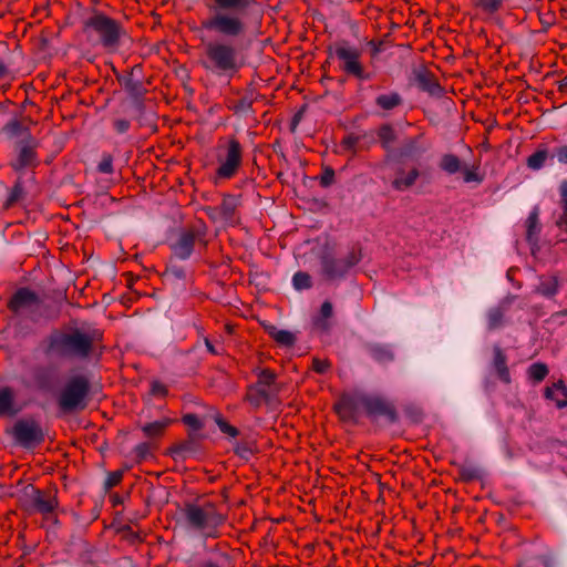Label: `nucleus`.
<instances>
[{"label":"nucleus","instance_id":"obj_1","mask_svg":"<svg viewBox=\"0 0 567 567\" xmlns=\"http://www.w3.org/2000/svg\"><path fill=\"white\" fill-rule=\"evenodd\" d=\"M31 125L32 120L29 116L14 115L0 131L12 146L10 166L17 175L8 204L22 200L35 182V138Z\"/></svg>","mask_w":567,"mask_h":567},{"label":"nucleus","instance_id":"obj_2","mask_svg":"<svg viewBox=\"0 0 567 567\" xmlns=\"http://www.w3.org/2000/svg\"><path fill=\"white\" fill-rule=\"evenodd\" d=\"M11 380L12 386L0 385V417H14L35 398V357L31 351L17 357Z\"/></svg>","mask_w":567,"mask_h":567},{"label":"nucleus","instance_id":"obj_3","mask_svg":"<svg viewBox=\"0 0 567 567\" xmlns=\"http://www.w3.org/2000/svg\"><path fill=\"white\" fill-rule=\"evenodd\" d=\"M254 4L256 0H212L209 14L202 20L200 27L228 39L243 37L247 30L243 14Z\"/></svg>","mask_w":567,"mask_h":567},{"label":"nucleus","instance_id":"obj_4","mask_svg":"<svg viewBox=\"0 0 567 567\" xmlns=\"http://www.w3.org/2000/svg\"><path fill=\"white\" fill-rule=\"evenodd\" d=\"M181 516L185 528L198 533L205 538L219 537V528L226 522V517L217 506L208 501L184 503Z\"/></svg>","mask_w":567,"mask_h":567},{"label":"nucleus","instance_id":"obj_5","mask_svg":"<svg viewBox=\"0 0 567 567\" xmlns=\"http://www.w3.org/2000/svg\"><path fill=\"white\" fill-rule=\"evenodd\" d=\"M93 346V334L80 329L54 331L47 339L45 353L49 357L82 361L91 355Z\"/></svg>","mask_w":567,"mask_h":567},{"label":"nucleus","instance_id":"obj_6","mask_svg":"<svg viewBox=\"0 0 567 567\" xmlns=\"http://www.w3.org/2000/svg\"><path fill=\"white\" fill-rule=\"evenodd\" d=\"M9 309L12 312L13 337L19 340L32 337L35 324V291L25 287L19 288L9 301Z\"/></svg>","mask_w":567,"mask_h":567},{"label":"nucleus","instance_id":"obj_7","mask_svg":"<svg viewBox=\"0 0 567 567\" xmlns=\"http://www.w3.org/2000/svg\"><path fill=\"white\" fill-rule=\"evenodd\" d=\"M236 47L228 41H209L204 44L203 66L217 74L233 76L241 68Z\"/></svg>","mask_w":567,"mask_h":567},{"label":"nucleus","instance_id":"obj_8","mask_svg":"<svg viewBox=\"0 0 567 567\" xmlns=\"http://www.w3.org/2000/svg\"><path fill=\"white\" fill-rule=\"evenodd\" d=\"M83 32L87 41L100 43L107 49L116 48L121 37L124 34V30L118 21L101 12H94L84 19Z\"/></svg>","mask_w":567,"mask_h":567},{"label":"nucleus","instance_id":"obj_9","mask_svg":"<svg viewBox=\"0 0 567 567\" xmlns=\"http://www.w3.org/2000/svg\"><path fill=\"white\" fill-rule=\"evenodd\" d=\"M327 53L329 59L336 58L339 61V69L346 75L358 80H369L371 78L361 61L362 51L348 41L341 40L329 45Z\"/></svg>","mask_w":567,"mask_h":567},{"label":"nucleus","instance_id":"obj_10","mask_svg":"<svg viewBox=\"0 0 567 567\" xmlns=\"http://www.w3.org/2000/svg\"><path fill=\"white\" fill-rule=\"evenodd\" d=\"M89 392L90 381L86 377L75 375L70 378L59 394V408L63 412L85 409Z\"/></svg>","mask_w":567,"mask_h":567},{"label":"nucleus","instance_id":"obj_11","mask_svg":"<svg viewBox=\"0 0 567 567\" xmlns=\"http://www.w3.org/2000/svg\"><path fill=\"white\" fill-rule=\"evenodd\" d=\"M218 167L215 172L214 183L233 178L243 163V146L240 142L230 137L224 146H219L217 155Z\"/></svg>","mask_w":567,"mask_h":567},{"label":"nucleus","instance_id":"obj_12","mask_svg":"<svg viewBox=\"0 0 567 567\" xmlns=\"http://www.w3.org/2000/svg\"><path fill=\"white\" fill-rule=\"evenodd\" d=\"M257 382L247 389L245 400L254 408H259L269 401V388L276 381V374L269 369H262L257 372Z\"/></svg>","mask_w":567,"mask_h":567},{"label":"nucleus","instance_id":"obj_13","mask_svg":"<svg viewBox=\"0 0 567 567\" xmlns=\"http://www.w3.org/2000/svg\"><path fill=\"white\" fill-rule=\"evenodd\" d=\"M14 445L25 450L35 447V417L33 415L18 419L8 430Z\"/></svg>","mask_w":567,"mask_h":567},{"label":"nucleus","instance_id":"obj_14","mask_svg":"<svg viewBox=\"0 0 567 567\" xmlns=\"http://www.w3.org/2000/svg\"><path fill=\"white\" fill-rule=\"evenodd\" d=\"M363 409L371 419L384 417L389 422L394 423L398 420L395 406L386 399L378 395H367L363 399Z\"/></svg>","mask_w":567,"mask_h":567},{"label":"nucleus","instance_id":"obj_15","mask_svg":"<svg viewBox=\"0 0 567 567\" xmlns=\"http://www.w3.org/2000/svg\"><path fill=\"white\" fill-rule=\"evenodd\" d=\"M364 394L360 393H344L340 396L338 402L334 404V411L343 422L355 423L358 420V412L360 408H363Z\"/></svg>","mask_w":567,"mask_h":567},{"label":"nucleus","instance_id":"obj_16","mask_svg":"<svg viewBox=\"0 0 567 567\" xmlns=\"http://www.w3.org/2000/svg\"><path fill=\"white\" fill-rule=\"evenodd\" d=\"M240 195L225 194L219 206L210 207L212 213H218L220 220L228 224H236L237 209L241 204Z\"/></svg>","mask_w":567,"mask_h":567},{"label":"nucleus","instance_id":"obj_17","mask_svg":"<svg viewBox=\"0 0 567 567\" xmlns=\"http://www.w3.org/2000/svg\"><path fill=\"white\" fill-rule=\"evenodd\" d=\"M321 267L323 276L329 280L340 279L348 274V269L339 258H334L330 254L321 257Z\"/></svg>","mask_w":567,"mask_h":567},{"label":"nucleus","instance_id":"obj_18","mask_svg":"<svg viewBox=\"0 0 567 567\" xmlns=\"http://www.w3.org/2000/svg\"><path fill=\"white\" fill-rule=\"evenodd\" d=\"M420 174L421 173L417 167H412L408 172L400 168L392 181V187L398 192H405L414 186Z\"/></svg>","mask_w":567,"mask_h":567},{"label":"nucleus","instance_id":"obj_19","mask_svg":"<svg viewBox=\"0 0 567 567\" xmlns=\"http://www.w3.org/2000/svg\"><path fill=\"white\" fill-rule=\"evenodd\" d=\"M38 512L50 515L53 522L56 519L53 517V511L58 505L56 501V488L52 487L48 492L38 491Z\"/></svg>","mask_w":567,"mask_h":567},{"label":"nucleus","instance_id":"obj_20","mask_svg":"<svg viewBox=\"0 0 567 567\" xmlns=\"http://www.w3.org/2000/svg\"><path fill=\"white\" fill-rule=\"evenodd\" d=\"M20 506L29 514L35 513V486L32 483L23 485L17 492Z\"/></svg>","mask_w":567,"mask_h":567},{"label":"nucleus","instance_id":"obj_21","mask_svg":"<svg viewBox=\"0 0 567 567\" xmlns=\"http://www.w3.org/2000/svg\"><path fill=\"white\" fill-rule=\"evenodd\" d=\"M195 240L196 238L193 231L183 233L174 245V255L179 259H187L193 252Z\"/></svg>","mask_w":567,"mask_h":567},{"label":"nucleus","instance_id":"obj_22","mask_svg":"<svg viewBox=\"0 0 567 567\" xmlns=\"http://www.w3.org/2000/svg\"><path fill=\"white\" fill-rule=\"evenodd\" d=\"M494 358H493V367L496 371V374L501 381L504 383H511V373L507 367V357L504 351L495 346L493 348Z\"/></svg>","mask_w":567,"mask_h":567},{"label":"nucleus","instance_id":"obj_23","mask_svg":"<svg viewBox=\"0 0 567 567\" xmlns=\"http://www.w3.org/2000/svg\"><path fill=\"white\" fill-rule=\"evenodd\" d=\"M545 396L556 403L557 408L561 409L567 406V386L564 381L553 383V385L545 389Z\"/></svg>","mask_w":567,"mask_h":567},{"label":"nucleus","instance_id":"obj_24","mask_svg":"<svg viewBox=\"0 0 567 567\" xmlns=\"http://www.w3.org/2000/svg\"><path fill=\"white\" fill-rule=\"evenodd\" d=\"M173 420L169 417H163L151 423L144 424L141 429L147 437H161L164 435L167 427L173 424Z\"/></svg>","mask_w":567,"mask_h":567},{"label":"nucleus","instance_id":"obj_25","mask_svg":"<svg viewBox=\"0 0 567 567\" xmlns=\"http://www.w3.org/2000/svg\"><path fill=\"white\" fill-rule=\"evenodd\" d=\"M403 103V99L398 92H389L380 94L375 99V105L383 111H392Z\"/></svg>","mask_w":567,"mask_h":567},{"label":"nucleus","instance_id":"obj_26","mask_svg":"<svg viewBox=\"0 0 567 567\" xmlns=\"http://www.w3.org/2000/svg\"><path fill=\"white\" fill-rule=\"evenodd\" d=\"M505 0H472V6L482 13L492 16L498 12Z\"/></svg>","mask_w":567,"mask_h":567},{"label":"nucleus","instance_id":"obj_27","mask_svg":"<svg viewBox=\"0 0 567 567\" xmlns=\"http://www.w3.org/2000/svg\"><path fill=\"white\" fill-rule=\"evenodd\" d=\"M381 146L385 151H390L393 143L396 141V133L391 124H382L377 133Z\"/></svg>","mask_w":567,"mask_h":567},{"label":"nucleus","instance_id":"obj_28","mask_svg":"<svg viewBox=\"0 0 567 567\" xmlns=\"http://www.w3.org/2000/svg\"><path fill=\"white\" fill-rule=\"evenodd\" d=\"M268 334L279 344L290 347L295 343V336L288 330H280L275 326L266 327Z\"/></svg>","mask_w":567,"mask_h":567},{"label":"nucleus","instance_id":"obj_29","mask_svg":"<svg viewBox=\"0 0 567 567\" xmlns=\"http://www.w3.org/2000/svg\"><path fill=\"white\" fill-rule=\"evenodd\" d=\"M560 202L559 205L563 209L561 215L558 217L556 224L560 230L567 234V181H563L559 185Z\"/></svg>","mask_w":567,"mask_h":567},{"label":"nucleus","instance_id":"obj_30","mask_svg":"<svg viewBox=\"0 0 567 567\" xmlns=\"http://www.w3.org/2000/svg\"><path fill=\"white\" fill-rule=\"evenodd\" d=\"M370 354L377 362L381 364H385L394 360V353L389 346H372L370 348Z\"/></svg>","mask_w":567,"mask_h":567},{"label":"nucleus","instance_id":"obj_31","mask_svg":"<svg viewBox=\"0 0 567 567\" xmlns=\"http://www.w3.org/2000/svg\"><path fill=\"white\" fill-rule=\"evenodd\" d=\"M439 166L447 174H455L462 169L461 159L454 154H444Z\"/></svg>","mask_w":567,"mask_h":567},{"label":"nucleus","instance_id":"obj_32","mask_svg":"<svg viewBox=\"0 0 567 567\" xmlns=\"http://www.w3.org/2000/svg\"><path fill=\"white\" fill-rule=\"evenodd\" d=\"M424 137V133H420L415 137H409L405 138L402 147H401V155L403 156H412L416 153H420L422 150L420 148V143L422 138Z\"/></svg>","mask_w":567,"mask_h":567},{"label":"nucleus","instance_id":"obj_33","mask_svg":"<svg viewBox=\"0 0 567 567\" xmlns=\"http://www.w3.org/2000/svg\"><path fill=\"white\" fill-rule=\"evenodd\" d=\"M419 84L423 91L431 93L432 95H439L442 92V87L437 81L426 74L419 75Z\"/></svg>","mask_w":567,"mask_h":567},{"label":"nucleus","instance_id":"obj_34","mask_svg":"<svg viewBox=\"0 0 567 567\" xmlns=\"http://www.w3.org/2000/svg\"><path fill=\"white\" fill-rule=\"evenodd\" d=\"M527 374L532 381L539 383L547 377L548 368L545 363L536 362L529 365Z\"/></svg>","mask_w":567,"mask_h":567},{"label":"nucleus","instance_id":"obj_35","mask_svg":"<svg viewBox=\"0 0 567 567\" xmlns=\"http://www.w3.org/2000/svg\"><path fill=\"white\" fill-rule=\"evenodd\" d=\"M458 477L464 483H471L480 478V471L473 465L461 464L457 466Z\"/></svg>","mask_w":567,"mask_h":567},{"label":"nucleus","instance_id":"obj_36","mask_svg":"<svg viewBox=\"0 0 567 567\" xmlns=\"http://www.w3.org/2000/svg\"><path fill=\"white\" fill-rule=\"evenodd\" d=\"M340 259L349 271L362 259L361 248L359 246H352L347 252V255Z\"/></svg>","mask_w":567,"mask_h":567},{"label":"nucleus","instance_id":"obj_37","mask_svg":"<svg viewBox=\"0 0 567 567\" xmlns=\"http://www.w3.org/2000/svg\"><path fill=\"white\" fill-rule=\"evenodd\" d=\"M292 284L295 289L305 290L312 287L311 276L305 271H298L292 277Z\"/></svg>","mask_w":567,"mask_h":567},{"label":"nucleus","instance_id":"obj_38","mask_svg":"<svg viewBox=\"0 0 567 567\" xmlns=\"http://www.w3.org/2000/svg\"><path fill=\"white\" fill-rule=\"evenodd\" d=\"M547 157L548 152L546 150H539L527 158V166L535 171L539 169L544 166Z\"/></svg>","mask_w":567,"mask_h":567},{"label":"nucleus","instance_id":"obj_39","mask_svg":"<svg viewBox=\"0 0 567 567\" xmlns=\"http://www.w3.org/2000/svg\"><path fill=\"white\" fill-rule=\"evenodd\" d=\"M527 239L530 240L540 230L538 212L534 209L526 219Z\"/></svg>","mask_w":567,"mask_h":567},{"label":"nucleus","instance_id":"obj_40","mask_svg":"<svg viewBox=\"0 0 567 567\" xmlns=\"http://www.w3.org/2000/svg\"><path fill=\"white\" fill-rule=\"evenodd\" d=\"M537 291L545 297L555 296L558 291V282L555 278L542 281L537 287Z\"/></svg>","mask_w":567,"mask_h":567},{"label":"nucleus","instance_id":"obj_41","mask_svg":"<svg viewBox=\"0 0 567 567\" xmlns=\"http://www.w3.org/2000/svg\"><path fill=\"white\" fill-rule=\"evenodd\" d=\"M215 422L224 434L230 437H236L239 434L237 427L229 424L220 414L215 416Z\"/></svg>","mask_w":567,"mask_h":567},{"label":"nucleus","instance_id":"obj_42","mask_svg":"<svg viewBox=\"0 0 567 567\" xmlns=\"http://www.w3.org/2000/svg\"><path fill=\"white\" fill-rule=\"evenodd\" d=\"M504 319V312L499 308H494L488 312L487 321L488 328L494 330L502 326Z\"/></svg>","mask_w":567,"mask_h":567},{"label":"nucleus","instance_id":"obj_43","mask_svg":"<svg viewBox=\"0 0 567 567\" xmlns=\"http://www.w3.org/2000/svg\"><path fill=\"white\" fill-rule=\"evenodd\" d=\"M182 421L185 425L193 429L194 431H199L204 427V423L199 420L196 414L187 413L183 415Z\"/></svg>","mask_w":567,"mask_h":567},{"label":"nucleus","instance_id":"obj_44","mask_svg":"<svg viewBox=\"0 0 567 567\" xmlns=\"http://www.w3.org/2000/svg\"><path fill=\"white\" fill-rule=\"evenodd\" d=\"M97 171L102 174L113 173V156L111 154H103L97 165Z\"/></svg>","mask_w":567,"mask_h":567},{"label":"nucleus","instance_id":"obj_45","mask_svg":"<svg viewBox=\"0 0 567 567\" xmlns=\"http://www.w3.org/2000/svg\"><path fill=\"white\" fill-rule=\"evenodd\" d=\"M252 103L254 99L251 96H243L236 102V104L233 106V110L236 113H244L251 110Z\"/></svg>","mask_w":567,"mask_h":567},{"label":"nucleus","instance_id":"obj_46","mask_svg":"<svg viewBox=\"0 0 567 567\" xmlns=\"http://www.w3.org/2000/svg\"><path fill=\"white\" fill-rule=\"evenodd\" d=\"M123 478V473L121 471H114L109 473L106 480H105V488L111 489L115 486H117Z\"/></svg>","mask_w":567,"mask_h":567},{"label":"nucleus","instance_id":"obj_47","mask_svg":"<svg viewBox=\"0 0 567 567\" xmlns=\"http://www.w3.org/2000/svg\"><path fill=\"white\" fill-rule=\"evenodd\" d=\"M360 137L357 136V135H353V134H349L347 135L342 142H341V146L343 147V150L346 151H350L352 153H355L357 150H355V146L359 142Z\"/></svg>","mask_w":567,"mask_h":567},{"label":"nucleus","instance_id":"obj_48","mask_svg":"<svg viewBox=\"0 0 567 567\" xmlns=\"http://www.w3.org/2000/svg\"><path fill=\"white\" fill-rule=\"evenodd\" d=\"M227 563H228V556L220 554L214 560L208 559V560L203 561L199 565V567H225Z\"/></svg>","mask_w":567,"mask_h":567},{"label":"nucleus","instance_id":"obj_49","mask_svg":"<svg viewBox=\"0 0 567 567\" xmlns=\"http://www.w3.org/2000/svg\"><path fill=\"white\" fill-rule=\"evenodd\" d=\"M331 364L328 360H321L318 358H315L312 360V369L319 374H324L329 369Z\"/></svg>","mask_w":567,"mask_h":567},{"label":"nucleus","instance_id":"obj_50","mask_svg":"<svg viewBox=\"0 0 567 567\" xmlns=\"http://www.w3.org/2000/svg\"><path fill=\"white\" fill-rule=\"evenodd\" d=\"M463 178L465 183H481L483 178L480 176V174L474 168H464L463 169Z\"/></svg>","mask_w":567,"mask_h":567},{"label":"nucleus","instance_id":"obj_51","mask_svg":"<svg viewBox=\"0 0 567 567\" xmlns=\"http://www.w3.org/2000/svg\"><path fill=\"white\" fill-rule=\"evenodd\" d=\"M134 453L138 461L145 460L150 455V444L141 443L134 447Z\"/></svg>","mask_w":567,"mask_h":567},{"label":"nucleus","instance_id":"obj_52","mask_svg":"<svg viewBox=\"0 0 567 567\" xmlns=\"http://www.w3.org/2000/svg\"><path fill=\"white\" fill-rule=\"evenodd\" d=\"M151 394L155 396H165L167 394V389L159 381H153L151 384Z\"/></svg>","mask_w":567,"mask_h":567},{"label":"nucleus","instance_id":"obj_53","mask_svg":"<svg viewBox=\"0 0 567 567\" xmlns=\"http://www.w3.org/2000/svg\"><path fill=\"white\" fill-rule=\"evenodd\" d=\"M334 181V172L333 169L331 168H327L323 174L321 175V178H320V184L322 186H329L333 183Z\"/></svg>","mask_w":567,"mask_h":567},{"label":"nucleus","instance_id":"obj_54","mask_svg":"<svg viewBox=\"0 0 567 567\" xmlns=\"http://www.w3.org/2000/svg\"><path fill=\"white\" fill-rule=\"evenodd\" d=\"M537 558L545 567H555L556 566V559L551 553L540 555Z\"/></svg>","mask_w":567,"mask_h":567},{"label":"nucleus","instance_id":"obj_55","mask_svg":"<svg viewBox=\"0 0 567 567\" xmlns=\"http://www.w3.org/2000/svg\"><path fill=\"white\" fill-rule=\"evenodd\" d=\"M555 156L559 163L567 164V145L556 147Z\"/></svg>","mask_w":567,"mask_h":567},{"label":"nucleus","instance_id":"obj_56","mask_svg":"<svg viewBox=\"0 0 567 567\" xmlns=\"http://www.w3.org/2000/svg\"><path fill=\"white\" fill-rule=\"evenodd\" d=\"M320 313L323 319H329L333 313L332 303L330 301H324L321 305Z\"/></svg>","mask_w":567,"mask_h":567},{"label":"nucleus","instance_id":"obj_57","mask_svg":"<svg viewBox=\"0 0 567 567\" xmlns=\"http://www.w3.org/2000/svg\"><path fill=\"white\" fill-rule=\"evenodd\" d=\"M114 128L118 133H125L130 128V122L125 118H118L114 121Z\"/></svg>","mask_w":567,"mask_h":567},{"label":"nucleus","instance_id":"obj_58","mask_svg":"<svg viewBox=\"0 0 567 567\" xmlns=\"http://www.w3.org/2000/svg\"><path fill=\"white\" fill-rule=\"evenodd\" d=\"M205 346H206L207 350H208L212 354H218V351L216 350V348L214 347V344H213L208 339H205Z\"/></svg>","mask_w":567,"mask_h":567},{"label":"nucleus","instance_id":"obj_59","mask_svg":"<svg viewBox=\"0 0 567 567\" xmlns=\"http://www.w3.org/2000/svg\"><path fill=\"white\" fill-rule=\"evenodd\" d=\"M8 66L3 61L0 60V79L4 78L8 74Z\"/></svg>","mask_w":567,"mask_h":567},{"label":"nucleus","instance_id":"obj_60","mask_svg":"<svg viewBox=\"0 0 567 567\" xmlns=\"http://www.w3.org/2000/svg\"><path fill=\"white\" fill-rule=\"evenodd\" d=\"M559 91L567 92V75L560 81Z\"/></svg>","mask_w":567,"mask_h":567},{"label":"nucleus","instance_id":"obj_61","mask_svg":"<svg viewBox=\"0 0 567 567\" xmlns=\"http://www.w3.org/2000/svg\"><path fill=\"white\" fill-rule=\"evenodd\" d=\"M138 83L132 82L131 80L126 81L125 87L128 91H134Z\"/></svg>","mask_w":567,"mask_h":567},{"label":"nucleus","instance_id":"obj_62","mask_svg":"<svg viewBox=\"0 0 567 567\" xmlns=\"http://www.w3.org/2000/svg\"><path fill=\"white\" fill-rule=\"evenodd\" d=\"M207 214H208V216H209L212 219H220V217H219V214H218V213H212V212H210V207H209V208H207Z\"/></svg>","mask_w":567,"mask_h":567},{"label":"nucleus","instance_id":"obj_63","mask_svg":"<svg viewBox=\"0 0 567 567\" xmlns=\"http://www.w3.org/2000/svg\"><path fill=\"white\" fill-rule=\"evenodd\" d=\"M31 560H28L25 563H19L16 565V567H30Z\"/></svg>","mask_w":567,"mask_h":567}]
</instances>
